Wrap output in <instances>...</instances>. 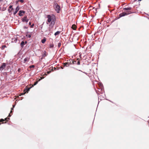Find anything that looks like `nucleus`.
<instances>
[{
    "instance_id": "nucleus-20",
    "label": "nucleus",
    "mask_w": 149,
    "mask_h": 149,
    "mask_svg": "<svg viewBox=\"0 0 149 149\" xmlns=\"http://www.w3.org/2000/svg\"><path fill=\"white\" fill-rule=\"evenodd\" d=\"M13 9V8H12V9H8V12L9 13H10L12 11Z\"/></svg>"
},
{
    "instance_id": "nucleus-33",
    "label": "nucleus",
    "mask_w": 149,
    "mask_h": 149,
    "mask_svg": "<svg viewBox=\"0 0 149 149\" xmlns=\"http://www.w3.org/2000/svg\"><path fill=\"white\" fill-rule=\"evenodd\" d=\"M76 62V61H73L72 63L73 64H74Z\"/></svg>"
},
{
    "instance_id": "nucleus-19",
    "label": "nucleus",
    "mask_w": 149,
    "mask_h": 149,
    "mask_svg": "<svg viewBox=\"0 0 149 149\" xmlns=\"http://www.w3.org/2000/svg\"><path fill=\"white\" fill-rule=\"evenodd\" d=\"M46 52L45 51L44 52H43V54L42 55V56L43 57H45V56H47V55H46Z\"/></svg>"
},
{
    "instance_id": "nucleus-9",
    "label": "nucleus",
    "mask_w": 149,
    "mask_h": 149,
    "mask_svg": "<svg viewBox=\"0 0 149 149\" xmlns=\"http://www.w3.org/2000/svg\"><path fill=\"white\" fill-rule=\"evenodd\" d=\"M10 119L9 118H5V120H4L3 119H1L0 120V122H3L4 120H6L8 121ZM1 124V123H0V125Z\"/></svg>"
},
{
    "instance_id": "nucleus-40",
    "label": "nucleus",
    "mask_w": 149,
    "mask_h": 149,
    "mask_svg": "<svg viewBox=\"0 0 149 149\" xmlns=\"http://www.w3.org/2000/svg\"><path fill=\"white\" fill-rule=\"evenodd\" d=\"M102 89H103V88H101V90H102Z\"/></svg>"
},
{
    "instance_id": "nucleus-15",
    "label": "nucleus",
    "mask_w": 149,
    "mask_h": 149,
    "mask_svg": "<svg viewBox=\"0 0 149 149\" xmlns=\"http://www.w3.org/2000/svg\"><path fill=\"white\" fill-rule=\"evenodd\" d=\"M54 45L53 43L50 44L49 45V47L50 48H53L54 47Z\"/></svg>"
},
{
    "instance_id": "nucleus-24",
    "label": "nucleus",
    "mask_w": 149,
    "mask_h": 149,
    "mask_svg": "<svg viewBox=\"0 0 149 149\" xmlns=\"http://www.w3.org/2000/svg\"><path fill=\"white\" fill-rule=\"evenodd\" d=\"M38 82V81H36V82H35L33 84V86H35L36 85Z\"/></svg>"
},
{
    "instance_id": "nucleus-2",
    "label": "nucleus",
    "mask_w": 149,
    "mask_h": 149,
    "mask_svg": "<svg viewBox=\"0 0 149 149\" xmlns=\"http://www.w3.org/2000/svg\"><path fill=\"white\" fill-rule=\"evenodd\" d=\"M54 7L57 13H59L61 10L60 6L57 3H54Z\"/></svg>"
},
{
    "instance_id": "nucleus-29",
    "label": "nucleus",
    "mask_w": 149,
    "mask_h": 149,
    "mask_svg": "<svg viewBox=\"0 0 149 149\" xmlns=\"http://www.w3.org/2000/svg\"><path fill=\"white\" fill-rule=\"evenodd\" d=\"M34 26V24H33L32 25H31V26H30L31 28H33Z\"/></svg>"
},
{
    "instance_id": "nucleus-6",
    "label": "nucleus",
    "mask_w": 149,
    "mask_h": 149,
    "mask_svg": "<svg viewBox=\"0 0 149 149\" xmlns=\"http://www.w3.org/2000/svg\"><path fill=\"white\" fill-rule=\"evenodd\" d=\"M6 63H3L2 65L0 67V71H1L3 69H5L6 67Z\"/></svg>"
},
{
    "instance_id": "nucleus-7",
    "label": "nucleus",
    "mask_w": 149,
    "mask_h": 149,
    "mask_svg": "<svg viewBox=\"0 0 149 149\" xmlns=\"http://www.w3.org/2000/svg\"><path fill=\"white\" fill-rule=\"evenodd\" d=\"M19 10V7L18 6L16 8L15 11L14 12L13 15H15L17 13Z\"/></svg>"
},
{
    "instance_id": "nucleus-17",
    "label": "nucleus",
    "mask_w": 149,
    "mask_h": 149,
    "mask_svg": "<svg viewBox=\"0 0 149 149\" xmlns=\"http://www.w3.org/2000/svg\"><path fill=\"white\" fill-rule=\"evenodd\" d=\"M46 40V39L44 38L43 39H42L41 40V42L42 43H44L45 42Z\"/></svg>"
},
{
    "instance_id": "nucleus-23",
    "label": "nucleus",
    "mask_w": 149,
    "mask_h": 149,
    "mask_svg": "<svg viewBox=\"0 0 149 149\" xmlns=\"http://www.w3.org/2000/svg\"><path fill=\"white\" fill-rule=\"evenodd\" d=\"M26 36H28V37L29 38H31V34H29V35H27V34H26Z\"/></svg>"
},
{
    "instance_id": "nucleus-26",
    "label": "nucleus",
    "mask_w": 149,
    "mask_h": 149,
    "mask_svg": "<svg viewBox=\"0 0 149 149\" xmlns=\"http://www.w3.org/2000/svg\"><path fill=\"white\" fill-rule=\"evenodd\" d=\"M9 8L10 9H12V8H13V6L12 5H10V6H9Z\"/></svg>"
},
{
    "instance_id": "nucleus-1",
    "label": "nucleus",
    "mask_w": 149,
    "mask_h": 149,
    "mask_svg": "<svg viewBox=\"0 0 149 149\" xmlns=\"http://www.w3.org/2000/svg\"><path fill=\"white\" fill-rule=\"evenodd\" d=\"M47 17L48 18L47 22L49 23L51 22L49 26H51L52 28L53 27L55 22L56 18L55 16L54 15H48Z\"/></svg>"
},
{
    "instance_id": "nucleus-30",
    "label": "nucleus",
    "mask_w": 149,
    "mask_h": 149,
    "mask_svg": "<svg viewBox=\"0 0 149 149\" xmlns=\"http://www.w3.org/2000/svg\"><path fill=\"white\" fill-rule=\"evenodd\" d=\"M44 78V77H41V79H39V80H38V81H40L41 79H43Z\"/></svg>"
},
{
    "instance_id": "nucleus-39",
    "label": "nucleus",
    "mask_w": 149,
    "mask_h": 149,
    "mask_svg": "<svg viewBox=\"0 0 149 149\" xmlns=\"http://www.w3.org/2000/svg\"><path fill=\"white\" fill-rule=\"evenodd\" d=\"M13 108H11V110H13Z\"/></svg>"
},
{
    "instance_id": "nucleus-13",
    "label": "nucleus",
    "mask_w": 149,
    "mask_h": 149,
    "mask_svg": "<svg viewBox=\"0 0 149 149\" xmlns=\"http://www.w3.org/2000/svg\"><path fill=\"white\" fill-rule=\"evenodd\" d=\"M31 88V87L30 88H28L27 87H26V88L25 89L24 91L26 90L27 92H28L30 90V89Z\"/></svg>"
},
{
    "instance_id": "nucleus-18",
    "label": "nucleus",
    "mask_w": 149,
    "mask_h": 149,
    "mask_svg": "<svg viewBox=\"0 0 149 149\" xmlns=\"http://www.w3.org/2000/svg\"><path fill=\"white\" fill-rule=\"evenodd\" d=\"M60 33V31H57L56 32V33H55L54 34V35L55 36H56V35L59 34Z\"/></svg>"
},
{
    "instance_id": "nucleus-44",
    "label": "nucleus",
    "mask_w": 149,
    "mask_h": 149,
    "mask_svg": "<svg viewBox=\"0 0 149 149\" xmlns=\"http://www.w3.org/2000/svg\"><path fill=\"white\" fill-rule=\"evenodd\" d=\"M29 33V32H28L27 33Z\"/></svg>"
},
{
    "instance_id": "nucleus-27",
    "label": "nucleus",
    "mask_w": 149,
    "mask_h": 149,
    "mask_svg": "<svg viewBox=\"0 0 149 149\" xmlns=\"http://www.w3.org/2000/svg\"><path fill=\"white\" fill-rule=\"evenodd\" d=\"M77 65H79L80 64V62L79 61H78L77 63Z\"/></svg>"
},
{
    "instance_id": "nucleus-12",
    "label": "nucleus",
    "mask_w": 149,
    "mask_h": 149,
    "mask_svg": "<svg viewBox=\"0 0 149 149\" xmlns=\"http://www.w3.org/2000/svg\"><path fill=\"white\" fill-rule=\"evenodd\" d=\"M72 28L74 30H75L76 29V26L75 24H73L72 25Z\"/></svg>"
},
{
    "instance_id": "nucleus-14",
    "label": "nucleus",
    "mask_w": 149,
    "mask_h": 149,
    "mask_svg": "<svg viewBox=\"0 0 149 149\" xmlns=\"http://www.w3.org/2000/svg\"><path fill=\"white\" fill-rule=\"evenodd\" d=\"M24 45H25V43H24V42L23 41H22L20 44V45L21 46V47H23V46Z\"/></svg>"
},
{
    "instance_id": "nucleus-34",
    "label": "nucleus",
    "mask_w": 149,
    "mask_h": 149,
    "mask_svg": "<svg viewBox=\"0 0 149 149\" xmlns=\"http://www.w3.org/2000/svg\"><path fill=\"white\" fill-rule=\"evenodd\" d=\"M31 22H29V25H31Z\"/></svg>"
},
{
    "instance_id": "nucleus-32",
    "label": "nucleus",
    "mask_w": 149,
    "mask_h": 149,
    "mask_svg": "<svg viewBox=\"0 0 149 149\" xmlns=\"http://www.w3.org/2000/svg\"><path fill=\"white\" fill-rule=\"evenodd\" d=\"M20 1L22 3H23L24 2L23 0H20Z\"/></svg>"
},
{
    "instance_id": "nucleus-36",
    "label": "nucleus",
    "mask_w": 149,
    "mask_h": 149,
    "mask_svg": "<svg viewBox=\"0 0 149 149\" xmlns=\"http://www.w3.org/2000/svg\"><path fill=\"white\" fill-rule=\"evenodd\" d=\"M19 70H20V69H18V71H19Z\"/></svg>"
},
{
    "instance_id": "nucleus-43",
    "label": "nucleus",
    "mask_w": 149,
    "mask_h": 149,
    "mask_svg": "<svg viewBox=\"0 0 149 149\" xmlns=\"http://www.w3.org/2000/svg\"><path fill=\"white\" fill-rule=\"evenodd\" d=\"M47 24H48V23H47Z\"/></svg>"
},
{
    "instance_id": "nucleus-8",
    "label": "nucleus",
    "mask_w": 149,
    "mask_h": 149,
    "mask_svg": "<svg viewBox=\"0 0 149 149\" xmlns=\"http://www.w3.org/2000/svg\"><path fill=\"white\" fill-rule=\"evenodd\" d=\"M17 38L15 37H14L13 38H12V42L16 43L17 42Z\"/></svg>"
},
{
    "instance_id": "nucleus-37",
    "label": "nucleus",
    "mask_w": 149,
    "mask_h": 149,
    "mask_svg": "<svg viewBox=\"0 0 149 149\" xmlns=\"http://www.w3.org/2000/svg\"><path fill=\"white\" fill-rule=\"evenodd\" d=\"M12 112V110H11V111H10V113H11Z\"/></svg>"
},
{
    "instance_id": "nucleus-22",
    "label": "nucleus",
    "mask_w": 149,
    "mask_h": 149,
    "mask_svg": "<svg viewBox=\"0 0 149 149\" xmlns=\"http://www.w3.org/2000/svg\"><path fill=\"white\" fill-rule=\"evenodd\" d=\"M6 47V45H3L2 46L1 49H3L5 48Z\"/></svg>"
},
{
    "instance_id": "nucleus-3",
    "label": "nucleus",
    "mask_w": 149,
    "mask_h": 149,
    "mask_svg": "<svg viewBox=\"0 0 149 149\" xmlns=\"http://www.w3.org/2000/svg\"><path fill=\"white\" fill-rule=\"evenodd\" d=\"M132 13V12L130 11H128L127 13H125V12H123V13H121L119 14V17H121L124 16L125 15H129L130 14Z\"/></svg>"
},
{
    "instance_id": "nucleus-25",
    "label": "nucleus",
    "mask_w": 149,
    "mask_h": 149,
    "mask_svg": "<svg viewBox=\"0 0 149 149\" xmlns=\"http://www.w3.org/2000/svg\"><path fill=\"white\" fill-rule=\"evenodd\" d=\"M61 45V43H58V47H59Z\"/></svg>"
},
{
    "instance_id": "nucleus-21",
    "label": "nucleus",
    "mask_w": 149,
    "mask_h": 149,
    "mask_svg": "<svg viewBox=\"0 0 149 149\" xmlns=\"http://www.w3.org/2000/svg\"><path fill=\"white\" fill-rule=\"evenodd\" d=\"M52 27H53L51 28V26H49V29H48V30L49 31H52Z\"/></svg>"
},
{
    "instance_id": "nucleus-10",
    "label": "nucleus",
    "mask_w": 149,
    "mask_h": 149,
    "mask_svg": "<svg viewBox=\"0 0 149 149\" xmlns=\"http://www.w3.org/2000/svg\"><path fill=\"white\" fill-rule=\"evenodd\" d=\"M132 8L131 7L129 8H123V10H128L129 11L131 10Z\"/></svg>"
},
{
    "instance_id": "nucleus-35",
    "label": "nucleus",
    "mask_w": 149,
    "mask_h": 149,
    "mask_svg": "<svg viewBox=\"0 0 149 149\" xmlns=\"http://www.w3.org/2000/svg\"><path fill=\"white\" fill-rule=\"evenodd\" d=\"M9 117L10 116H11V115H10V114H9V116H8Z\"/></svg>"
},
{
    "instance_id": "nucleus-5",
    "label": "nucleus",
    "mask_w": 149,
    "mask_h": 149,
    "mask_svg": "<svg viewBox=\"0 0 149 149\" xmlns=\"http://www.w3.org/2000/svg\"><path fill=\"white\" fill-rule=\"evenodd\" d=\"M25 13V11L23 10H20L19 11L18 14L19 16H22L23 15V14H24Z\"/></svg>"
},
{
    "instance_id": "nucleus-16",
    "label": "nucleus",
    "mask_w": 149,
    "mask_h": 149,
    "mask_svg": "<svg viewBox=\"0 0 149 149\" xmlns=\"http://www.w3.org/2000/svg\"><path fill=\"white\" fill-rule=\"evenodd\" d=\"M64 66H66V67H68L69 66V65L68 64V62H66L63 64Z\"/></svg>"
},
{
    "instance_id": "nucleus-28",
    "label": "nucleus",
    "mask_w": 149,
    "mask_h": 149,
    "mask_svg": "<svg viewBox=\"0 0 149 149\" xmlns=\"http://www.w3.org/2000/svg\"><path fill=\"white\" fill-rule=\"evenodd\" d=\"M34 65H31L30 66V68H34Z\"/></svg>"
},
{
    "instance_id": "nucleus-41",
    "label": "nucleus",
    "mask_w": 149,
    "mask_h": 149,
    "mask_svg": "<svg viewBox=\"0 0 149 149\" xmlns=\"http://www.w3.org/2000/svg\"><path fill=\"white\" fill-rule=\"evenodd\" d=\"M26 42H26H26H25V43H26Z\"/></svg>"
},
{
    "instance_id": "nucleus-38",
    "label": "nucleus",
    "mask_w": 149,
    "mask_h": 149,
    "mask_svg": "<svg viewBox=\"0 0 149 149\" xmlns=\"http://www.w3.org/2000/svg\"><path fill=\"white\" fill-rule=\"evenodd\" d=\"M13 107H15V105H13Z\"/></svg>"
},
{
    "instance_id": "nucleus-11",
    "label": "nucleus",
    "mask_w": 149,
    "mask_h": 149,
    "mask_svg": "<svg viewBox=\"0 0 149 149\" xmlns=\"http://www.w3.org/2000/svg\"><path fill=\"white\" fill-rule=\"evenodd\" d=\"M29 58L26 57L25 58L24 60V62L25 63L26 61H29Z\"/></svg>"
},
{
    "instance_id": "nucleus-42",
    "label": "nucleus",
    "mask_w": 149,
    "mask_h": 149,
    "mask_svg": "<svg viewBox=\"0 0 149 149\" xmlns=\"http://www.w3.org/2000/svg\"><path fill=\"white\" fill-rule=\"evenodd\" d=\"M61 68L63 69V67H61Z\"/></svg>"
},
{
    "instance_id": "nucleus-31",
    "label": "nucleus",
    "mask_w": 149,
    "mask_h": 149,
    "mask_svg": "<svg viewBox=\"0 0 149 149\" xmlns=\"http://www.w3.org/2000/svg\"><path fill=\"white\" fill-rule=\"evenodd\" d=\"M28 28V27L27 26H24V29H27Z\"/></svg>"
},
{
    "instance_id": "nucleus-4",
    "label": "nucleus",
    "mask_w": 149,
    "mask_h": 149,
    "mask_svg": "<svg viewBox=\"0 0 149 149\" xmlns=\"http://www.w3.org/2000/svg\"><path fill=\"white\" fill-rule=\"evenodd\" d=\"M29 20V19L27 18L26 16H25L23 17L22 19V21L23 22H28Z\"/></svg>"
}]
</instances>
